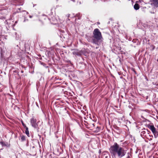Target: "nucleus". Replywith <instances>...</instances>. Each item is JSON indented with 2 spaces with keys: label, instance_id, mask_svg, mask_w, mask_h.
Instances as JSON below:
<instances>
[{
  "label": "nucleus",
  "instance_id": "7ed1b4c3",
  "mask_svg": "<svg viewBox=\"0 0 158 158\" xmlns=\"http://www.w3.org/2000/svg\"><path fill=\"white\" fill-rule=\"evenodd\" d=\"M149 3L154 8L158 7V0H151L149 1Z\"/></svg>",
  "mask_w": 158,
  "mask_h": 158
},
{
  "label": "nucleus",
  "instance_id": "f03ea898",
  "mask_svg": "<svg viewBox=\"0 0 158 158\" xmlns=\"http://www.w3.org/2000/svg\"><path fill=\"white\" fill-rule=\"evenodd\" d=\"M93 37L97 40H100L102 38L101 32L98 28L95 29L93 32Z\"/></svg>",
  "mask_w": 158,
  "mask_h": 158
},
{
  "label": "nucleus",
  "instance_id": "9b49d317",
  "mask_svg": "<svg viewBox=\"0 0 158 158\" xmlns=\"http://www.w3.org/2000/svg\"><path fill=\"white\" fill-rule=\"evenodd\" d=\"M143 0H139V1H137L136 2V3H141L142 2H143Z\"/></svg>",
  "mask_w": 158,
  "mask_h": 158
},
{
  "label": "nucleus",
  "instance_id": "1a4fd4ad",
  "mask_svg": "<svg viewBox=\"0 0 158 158\" xmlns=\"http://www.w3.org/2000/svg\"><path fill=\"white\" fill-rule=\"evenodd\" d=\"M21 139L22 141H23L25 140V137L24 135L21 136Z\"/></svg>",
  "mask_w": 158,
  "mask_h": 158
},
{
  "label": "nucleus",
  "instance_id": "423d86ee",
  "mask_svg": "<svg viewBox=\"0 0 158 158\" xmlns=\"http://www.w3.org/2000/svg\"><path fill=\"white\" fill-rule=\"evenodd\" d=\"M139 8V6L138 4L136 3L134 6V8L135 10H138Z\"/></svg>",
  "mask_w": 158,
  "mask_h": 158
},
{
  "label": "nucleus",
  "instance_id": "0eeeda50",
  "mask_svg": "<svg viewBox=\"0 0 158 158\" xmlns=\"http://www.w3.org/2000/svg\"><path fill=\"white\" fill-rule=\"evenodd\" d=\"M25 133L28 136H29V132L28 131V127H26V131H25Z\"/></svg>",
  "mask_w": 158,
  "mask_h": 158
},
{
  "label": "nucleus",
  "instance_id": "ddd939ff",
  "mask_svg": "<svg viewBox=\"0 0 158 158\" xmlns=\"http://www.w3.org/2000/svg\"><path fill=\"white\" fill-rule=\"evenodd\" d=\"M145 132L144 131H142L141 132V135H144L145 134Z\"/></svg>",
  "mask_w": 158,
  "mask_h": 158
},
{
  "label": "nucleus",
  "instance_id": "4468645a",
  "mask_svg": "<svg viewBox=\"0 0 158 158\" xmlns=\"http://www.w3.org/2000/svg\"><path fill=\"white\" fill-rule=\"evenodd\" d=\"M22 125H23L24 126V127H26V126L25 125V124H24V123L22 122Z\"/></svg>",
  "mask_w": 158,
  "mask_h": 158
},
{
  "label": "nucleus",
  "instance_id": "2eb2a0df",
  "mask_svg": "<svg viewBox=\"0 0 158 158\" xmlns=\"http://www.w3.org/2000/svg\"><path fill=\"white\" fill-rule=\"evenodd\" d=\"M30 18H31L32 17V16H30Z\"/></svg>",
  "mask_w": 158,
  "mask_h": 158
},
{
  "label": "nucleus",
  "instance_id": "39448f33",
  "mask_svg": "<svg viewBox=\"0 0 158 158\" xmlns=\"http://www.w3.org/2000/svg\"><path fill=\"white\" fill-rule=\"evenodd\" d=\"M149 128L152 131L153 133H154L156 131L155 128L153 125L150 126Z\"/></svg>",
  "mask_w": 158,
  "mask_h": 158
},
{
  "label": "nucleus",
  "instance_id": "f8f14e48",
  "mask_svg": "<svg viewBox=\"0 0 158 158\" xmlns=\"http://www.w3.org/2000/svg\"><path fill=\"white\" fill-rule=\"evenodd\" d=\"M73 54L75 55H78L77 52L76 51L73 52Z\"/></svg>",
  "mask_w": 158,
  "mask_h": 158
},
{
  "label": "nucleus",
  "instance_id": "6e6552de",
  "mask_svg": "<svg viewBox=\"0 0 158 158\" xmlns=\"http://www.w3.org/2000/svg\"><path fill=\"white\" fill-rule=\"evenodd\" d=\"M98 40H96L95 39H94L93 40V43L97 44L98 45H99L98 41Z\"/></svg>",
  "mask_w": 158,
  "mask_h": 158
},
{
  "label": "nucleus",
  "instance_id": "f257e3e1",
  "mask_svg": "<svg viewBox=\"0 0 158 158\" xmlns=\"http://www.w3.org/2000/svg\"><path fill=\"white\" fill-rule=\"evenodd\" d=\"M110 152L112 157L114 158L118 157L121 158L125 155L127 150L122 147L117 143H114L109 148Z\"/></svg>",
  "mask_w": 158,
  "mask_h": 158
},
{
  "label": "nucleus",
  "instance_id": "9d476101",
  "mask_svg": "<svg viewBox=\"0 0 158 158\" xmlns=\"http://www.w3.org/2000/svg\"><path fill=\"white\" fill-rule=\"evenodd\" d=\"M153 134L154 135L155 138H156L158 136V132L156 131Z\"/></svg>",
  "mask_w": 158,
  "mask_h": 158
},
{
  "label": "nucleus",
  "instance_id": "20e7f679",
  "mask_svg": "<svg viewBox=\"0 0 158 158\" xmlns=\"http://www.w3.org/2000/svg\"><path fill=\"white\" fill-rule=\"evenodd\" d=\"M36 120L34 118H32L31 119V123L32 127L35 128L37 127V125L36 123Z\"/></svg>",
  "mask_w": 158,
  "mask_h": 158
}]
</instances>
